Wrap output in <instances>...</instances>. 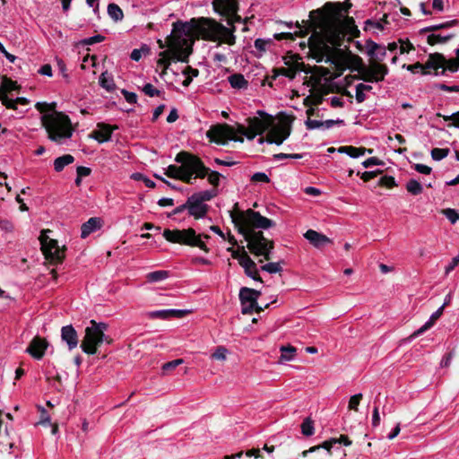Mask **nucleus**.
<instances>
[{"label": "nucleus", "mask_w": 459, "mask_h": 459, "mask_svg": "<svg viewBox=\"0 0 459 459\" xmlns=\"http://www.w3.org/2000/svg\"><path fill=\"white\" fill-rule=\"evenodd\" d=\"M230 217L235 227L238 228V232L247 241L250 252L269 260L273 249V242L266 239L263 232L255 231V229L267 230L275 225L274 221L252 209L245 212H230Z\"/></svg>", "instance_id": "1"}, {"label": "nucleus", "mask_w": 459, "mask_h": 459, "mask_svg": "<svg viewBox=\"0 0 459 459\" xmlns=\"http://www.w3.org/2000/svg\"><path fill=\"white\" fill-rule=\"evenodd\" d=\"M202 35L204 39L219 41L232 46L236 43L235 27L228 28L223 24L209 18H201L198 22L177 21L173 23L172 41L178 48L188 47L195 30Z\"/></svg>", "instance_id": "2"}, {"label": "nucleus", "mask_w": 459, "mask_h": 459, "mask_svg": "<svg viewBox=\"0 0 459 459\" xmlns=\"http://www.w3.org/2000/svg\"><path fill=\"white\" fill-rule=\"evenodd\" d=\"M259 117H254L248 120V127L238 126L236 129L229 125H219L211 128L206 135L211 142L225 145L230 141L243 143V136L253 140L257 134H262L273 124L272 116L263 110H258Z\"/></svg>", "instance_id": "3"}, {"label": "nucleus", "mask_w": 459, "mask_h": 459, "mask_svg": "<svg viewBox=\"0 0 459 459\" xmlns=\"http://www.w3.org/2000/svg\"><path fill=\"white\" fill-rule=\"evenodd\" d=\"M37 109L43 115L42 125L48 134V138L58 144H63L73 135V128L68 116L56 112L49 105L38 102Z\"/></svg>", "instance_id": "4"}, {"label": "nucleus", "mask_w": 459, "mask_h": 459, "mask_svg": "<svg viewBox=\"0 0 459 459\" xmlns=\"http://www.w3.org/2000/svg\"><path fill=\"white\" fill-rule=\"evenodd\" d=\"M175 161L180 166L169 165L165 169V175L186 184H193L195 179L202 178L206 172L202 160L190 152L184 151L178 152Z\"/></svg>", "instance_id": "5"}, {"label": "nucleus", "mask_w": 459, "mask_h": 459, "mask_svg": "<svg viewBox=\"0 0 459 459\" xmlns=\"http://www.w3.org/2000/svg\"><path fill=\"white\" fill-rule=\"evenodd\" d=\"M163 237L166 240L171 243L197 247L206 253L209 252V248L207 247L203 238L208 239L210 238V236L206 234H197L196 231L192 228L173 230H165L163 231Z\"/></svg>", "instance_id": "6"}, {"label": "nucleus", "mask_w": 459, "mask_h": 459, "mask_svg": "<svg viewBox=\"0 0 459 459\" xmlns=\"http://www.w3.org/2000/svg\"><path fill=\"white\" fill-rule=\"evenodd\" d=\"M108 325L105 323H97L91 321V325L85 329V336L82 342L81 348L87 354H95L98 347L104 342L109 343L108 336L105 334Z\"/></svg>", "instance_id": "7"}, {"label": "nucleus", "mask_w": 459, "mask_h": 459, "mask_svg": "<svg viewBox=\"0 0 459 459\" xmlns=\"http://www.w3.org/2000/svg\"><path fill=\"white\" fill-rule=\"evenodd\" d=\"M356 59L359 65L354 68L358 72V74L353 76L355 80H361L369 83L380 82L385 80V77L389 73V69L385 64L371 61L368 65H366L362 63V59L359 56H356Z\"/></svg>", "instance_id": "8"}, {"label": "nucleus", "mask_w": 459, "mask_h": 459, "mask_svg": "<svg viewBox=\"0 0 459 459\" xmlns=\"http://www.w3.org/2000/svg\"><path fill=\"white\" fill-rule=\"evenodd\" d=\"M426 67L434 71L435 76H445L446 73H455L459 70V58L446 59L443 54H429L426 61Z\"/></svg>", "instance_id": "9"}, {"label": "nucleus", "mask_w": 459, "mask_h": 459, "mask_svg": "<svg viewBox=\"0 0 459 459\" xmlns=\"http://www.w3.org/2000/svg\"><path fill=\"white\" fill-rule=\"evenodd\" d=\"M457 21L452 20L446 22L428 26L420 29V34L423 35L429 33L427 36V42L429 45L444 44L454 38V33H445L441 30L449 29L454 25L457 24Z\"/></svg>", "instance_id": "10"}, {"label": "nucleus", "mask_w": 459, "mask_h": 459, "mask_svg": "<svg viewBox=\"0 0 459 459\" xmlns=\"http://www.w3.org/2000/svg\"><path fill=\"white\" fill-rule=\"evenodd\" d=\"M117 129L118 126L116 125L111 126L104 122H100L96 125V128L91 133V137L99 143H103L110 141L113 132Z\"/></svg>", "instance_id": "11"}, {"label": "nucleus", "mask_w": 459, "mask_h": 459, "mask_svg": "<svg viewBox=\"0 0 459 459\" xmlns=\"http://www.w3.org/2000/svg\"><path fill=\"white\" fill-rule=\"evenodd\" d=\"M212 6L217 13L231 18L238 10V0H212Z\"/></svg>", "instance_id": "12"}, {"label": "nucleus", "mask_w": 459, "mask_h": 459, "mask_svg": "<svg viewBox=\"0 0 459 459\" xmlns=\"http://www.w3.org/2000/svg\"><path fill=\"white\" fill-rule=\"evenodd\" d=\"M48 346V342L40 337H34L26 349V352L36 359H41Z\"/></svg>", "instance_id": "13"}, {"label": "nucleus", "mask_w": 459, "mask_h": 459, "mask_svg": "<svg viewBox=\"0 0 459 459\" xmlns=\"http://www.w3.org/2000/svg\"><path fill=\"white\" fill-rule=\"evenodd\" d=\"M290 134V129L285 126L274 128L269 132L266 142L281 145L289 137Z\"/></svg>", "instance_id": "14"}, {"label": "nucleus", "mask_w": 459, "mask_h": 459, "mask_svg": "<svg viewBox=\"0 0 459 459\" xmlns=\"http://www.w3.org/2000/svg\"><path fill=\"white\" fill-rule=\"evenodd\" d=\"M306 239L309 241L316 248H321L326 244L332 242V240L325 235L319 233L314 230H308L304 234Z\"/></svg>", "instance_id": "15"}, {"label": "nucleus", "mask_w": 459, "mask_h": 459, "mask_svg": "<svg viewBox=\"0 0 459 459\" xmlns=\"http://www.w3.org/2000/svg\"><path fill=\"white\" fill-rule=\"evenodd\" d=\"M283 60L287 67L278 68V74L293 80L296 77L297 73L301 69V64L298 61L292 62L290 57H284Z\"/></svg>", "instance_id": "16"}, {"label": "nucleus", "mask_w": 459, "mask_h": 459, "mask_svg": "<svg viewBox=\"0 0 459 459\" xmlns=\"http://www.w3.org/2000/svg\"><path fill=\"white\" fill-rule=\"evenodd\" d=\"M61 337L65 342L68 349L72 351L78 345V336L75 329L70 325L63 326L61 329Z\"/></svg>", "instance_id": "17"}, {"label": "nucleus", "mask_w": 459, "mask_h": 459, "mask_svg": "<svg viewBox=\"0 0 459 459\" xmlns=\"http://www.w3.org/2000/svg\"><path fill=\"white\" fill-rule=\"evenodd\" d=\"M336 444H343L344 446H348L351 445V440L347 436L342 435L340 437H333L326 441H325L321 446H313L309 450L305 451L303 454L306 455L307 453L314 452L320 447L325 448L327 451H330L332 447H333Z\"/></svg>", "instance_id": "18"}, {"label": "nucleus", "mask_w": 459, "mask_h": 459, "mask_svg": "<svg viewBox=\"0 0 459 459\" xmlns=\"http://www.w3.org/2000/svg\"><path fill=\"white\" fill-rule=\"evenodd\" d=\"M188 213L196 219L204 218L207 212V205L195 202L193 195L187 198Z\"/></svg>", "instance_id": "19"}, {"label": "nucleus", "mask_w": 459, "mask_h": 459, "mask_svg": "<svg viewBox=\"0 0 459 459\" xmlns=\"http://www.w3.org/2000/svg\"><path fill=\"white\" fill-rule=\"evenodd\" d=\"M261 292L247 287H242L239 290V300L241 304H258L257 299Z\"/></svg>", "instance_id": "20"}, {"label": "nucleus", "mask_w": 459, "mask_h": 459, "mask_svg": "<svg viewBox=\"0 0 459 459\" xmlns=\"http://www.w3.org/2000/svg\"><path fill=\"white\" fill-rule=\"evenodd\" d=\"M101 227V221L100 218L92 217L84 222L81 227V238H86L90 234L96 231Z\"/></svg>", "instance_id": "21"}, {"label": "nucleus", "mask_w": 459, "mask_h": 459, "mask_svg": "<svg viewBox=\"0 0 459 459\" xmlns=\"http://www.w3.org/2000/svg\"><path fill=\"white\" fill-rule=\"evenodd\" d=\"M184 313L183 310L180 309H160V310H153L148 312V317L152 319H167L170 316H180Z\"/></svg>", "instance_id": "22"}, {"label": "nucleus", "mask_w": 459, "mask_h": 459, "mask_svg": "<svg viewBox=\"0 0 459 459\" xmlns=\"http://www.w3.org/2000/svg\"><path fill=\"white\" fill-rule=\"evenodd\" d=\"M232 257L238 261L239 264L244 268L245 271H247L249 267H255V263L250 258V256L245 251L244 247H242L241 253L233 251Z\"/></svg>", "instance_id": "23"}, {"label": "nucleus", "mask_w": 459, "mask_h": 459, "mask_svg": "<svg viewBox=\"0 0 459 459\" xmlns=\"http://www.w3.org/2000/svg\"><path fill=\"white\" fill-rule=\"evenodd\" d=\"M443 311V307H440L437 308V310L432 313L429 320L414 333V336H420L427 330L430 329L434 325L435 322L441 316Z\"/></svg>", "instance_id": "24"}, {"label": "nucleus", "mask_w": 459, "mask_h": 459, "mask_svg": "<svg viewBox=\"0 0 459 459\" xmlns=\"http://www.w3.org/2000/svg\"><path fill=\"white\" fill-rule=\"evenodd\" d=\"M228 82L233 89L244 90L248 87V82L241 74H233L228 77Z\"/></svg>", "instance_id": "25"}, {"label": "nucleus", "mask_w": 459, "mask_h": 459, "mask_svg": "<svg viewBox=\"0 0 459 459\" xmlns=\"http://www.w3.org/2000/svg\"><path fill=\"white\" fill-rule=\"evenodd\" d=\"M74 161V158L71 154H65L60 156L54 160V169L56 172H61L65 167L72 164Z\"/></svg>", "instance_id": "26"}, {"label": "nucleus", "mask_w": 459, "mask_h": 459, "mask_svg": "<svg viewBox=\"0 0 459 459\" xmlns=\"http://www.w3.org/2000/svg\"><path fill=\"white\" fill-rule=\"evenodd\" d=\"M204 169H205L206 172L204 173V176L201 179L207 177L208 182L212 186H215V187L218 186L220 185L221 178H224V176L218 171L210 169L205 165H204Z\"/></svg>", "instance_id": "27"}, {"label": "nucleus", "mask_w": 459, "mask_h": 459, "mask_svg": "<svg viewBox=\"0 0 459 459\" xmlns=\"http://www.w3.org/2000/svg\"><path fill=\"white\" fill-rule=\"evenodd\" d=\"M193 199L195 200V202L203 203L212 200L213 197L217 195V192L214 190H203L197 193H195L192 195Z\"/></svg>", "instance_id": "28"}, {"label": "nucleus", "mask_w": 459, "mask_h": 459, "mask_svg": "<svg viewBox=\"0 0 459 459\" xmlns=\"http://www.w3.org/2000/svg\"><path fill=\"white\" fill-rule=\"evenodd\" d=\"M318 37V45L319 47L329 48L327 46V43H333V36L324 32V33H317L314 32L312 36L310 37L309 40H312L314 38Z\"/></svg>", "instance_id": "29"}, {"label": "nucleus", "mask_w": 459, "mask_h": 459, "mask_svg": "<svg viewBox=\"0 0 459 459\" xmlns=\"http://www.w3.org/2000/svg\"><path fill=\"white\" fill-rule=\"evenodd\" d=\"M108 14L115 22L122 21L124 17L122 9L114 3H111L108 5Z\"/></svg>", "instance_id": "30"}, {"label": "nucleus", "mask_w": 459, "mask_h": 459, "mask_svg": "<svg viewBox=\"0 0 459 459\" xmlns=\"http://www.w3.org/2000/svg\"><path fill=\"white\" fill-rule=\"evenodd\" d=\"M169 276V272L165 270L151 272L147 274V280L150 282H159L166 280Z\"/></svg>", "instance_id": "31"}, {"label": "nucleus", "mask_w": 459, "mask_h": 459, "mask_svg": "<svg viewBox=\"0 0 459 459\" xmlns=\"http://www.w3.org/2000/svg\"><path fill=\"white\" fill-rule=\"evenodd\" d=\"M281 351V361H290L294 359L295 353H296V348H294L291 345L288 346H281L280 348Z\"/></svg>", "instance_id": "32"}, {"label": "nucleus", "mask_w": 459, "mask_h": 459, "mask_svg": "<svg viewBox=\"0 0 459 459\" xmlns=\"http://www.w3.org/2000/svg\"><path fill=\"white\" fill-rule=\"evenodd\" d=\"M403 69H406L413 74L415 73H421L422 74H430V70L431 69H429L426 67V63L424 65L420 64V62H417L413 65H406L404 64L403 65Z\"/></svg>", "instance_id": "33"}, {"label": "nucleus", "mask_w": 459, "mask_h": 459, "mask_svg": "<svg viewBox=\"0 0 459 459\" xmlns=\"http://www.w3.org/2000/svg\"><path fill=\"white\" fill-rule=\"evenodd\" d=\"M406 189L413 195H420L423 191L421 184L416 179H410L406 184Z\"/></svg>", "instance_id": "34"}, {"label": "nucleus", "mask_w": 459, "mask_h": 459, "mask_svg": "<svg viewBox=\"0 0 459 459\" xmlns=\"http://www.w3.org/2000/svg\"><path fill=\"white\" fill-rule=\"evenodd\" d=\"M314 432L315 428L313 420L310 418H306L301 424V433L306 437H310Z\"/></svg>", "instance_id": "35"}, {"label": "nucleus", "mask_w": 459, "mask_h": 459, "mask_svg": "<svg viewBox=\"0 0 459 459\" xmlns=\"http://www.w3.org/2000/svg\"><path fill=\"white\" fill-rule=\"evenodd\" d=\"M448 148H433L431 150V157L434 160L439 161L449 154Z\"/></svg>", "instance_id": "36"}, {"label": "nucleus", "mask_w": 459, "mask_h": 459, "mask_svg": "<svg viewBox=\"0 0 459 459\" xmlns=\"http://www.w3.org/2000/svg\"><path fill=\"white\" fill-rule=\"evenodd\" d=\"M241 312L244 315H250L253 313L254 310H255L257 313H260L264 307L262 306H259L258 304H241Z\"/></svg>", "instance_id": "37"}, {"label": "nucleus", "mask_w": 459, "mask_h": 459, "mask_svg": "<svg viewBox=\"0 0 459 459\" xmlns=\"http://www.w3.org/2000/svg\"><path fill=\"white\" fill-rule=\"evenodd\" d=\"M142 91L147 95L148 97H156L160 96L161 94V91L158 89H156L152 83L147 82L145 83L143 88Z\"/></svg>", "instance_id": "38"}, {"label": "nucleus", "mask_w": 459, "mask_h": 459, "mask_svg": "<svg viewBox=\"0 0 459 459\" xmlns=\"http://www.w3.org/2000/svg\"><path fill=\"white\" fill-rule=\"evenodd\" d=\"M367 152L368 153H372L373 151L371 149H366L364 147L351 146L349 157L353 158V159L359 158V157L363 156Z\"/></svg>", "instance_id": "39"}, {"label": "nucleus", "mask_w": 459, "mask_h": 459, "mask_svg": "<svg viewBox=\"0 0 459 459\" xmlns=\"http://www.w3.org/2000/svg\"><path fill=\"white\" fill-rule=\"evenodd\" d=\"M365 46H366L367 54L370 57L374 58L375 55L377 53V50H378V48H380L381 45L377 44V42H375L371 39H368L365 43Z\"/></svg>", "instance_id": "40"}, {"label": "nucleus", "mask_w": 459, "mask_h": 459, "mask_svg": "<svg viewBox=\"0 0 459 459\" xmlns=\"http://www.w3.org/2000/svg\"><path fill=\"white\" fill-rule=\"evenodd\" d=\"M261 270L267 272L271 274L277 273L281 271V267L279 263H268L261 266Z\"/></svg>", "instance_id": "41"}, {"label": "nucleus", "mask_w": 459, "mask_h": 459, "mask_svg": "<svg viewBox=\"0 0 459 459\" xmlns=\"http://www.w3.org/2000/svg\"><path fill=\"white\" fill-rule=\"evenodd\" d=\"M184 363L183 359H177L169 362H166L162 365L161 369L163 372L170 371L175 369L178 366Z\"/></svg>", "instance_id": "42"}, {"label": "nucleus", "mask_w": 459, "mask_h": 459, "mask_svg": "<svg viewBox=\"0 0 459 459\" xmlns=\"http://www.w3.org/2000/svg\"><path fill=\"white\" fill-rule=\"evenodd\" d=\"M305 126L307 130H315V129H322L323 130V121H320V120L307 118L305 121Z\"/></svg>", "instance_id": "43"}, {"label": "nucleus", "mask_w": 459, "mask_h": 459, "mask_svg": "<svg viewBox=\"0 0 459 459\" xmlns=\"http://www.w3.org/2000/svg\"><path fill=\"white\" fill-rule=\"evenodd\" d=\"M271 43V39H256L254 46L259 52H265L267 46Z\"/></svg>", "instance_id": "44"}, {"label": "nucleus", "mask_w": 459, "mask_h": 459, "mask_svg": "<svg viewBox=\"0 0 459 459\" xmlns=\"http://www.w3.org/2000/svg\"><path fill=\"white\" fill-rule=\"evenodd\" d=\"M251 181L255 183H269L270 178L264 172H255L252 175Z\"/></svg>", "instance_id": "45"}, {"label": "nucleus", "mask_w": 459, "mask_h": 459, "mask_svg": "<svg viewBox=\"0 0 459 459\" xmlns=\"http://www.w3.org/2000/svg\"><path fill=\"white\" fill-rule=\"evenodd\" d=\"M228 351L222 346H219L212 354V358L217 360H225Z\"/></svg>", "instance_id": "46"}, {"label": "nucleus", "mask_w": 459, "mask_h": 459, "mask_svg": "<svg viewBox=\"0 0 459 459\" xmlns=\"http://www.w3.org/2000/svg\"><path fill=\"white\" fill-rule=\"evenodd\" d=\"M344 120L342 119H328L323 121V130H328L333 127L334 126H343Z\"/></svg>", "instance_id": "47"}, {"label": "nucleus", "mask_w": 459, "mask_h": 459, "mask_svg": "<svg viewBox=\"0 0 459 459\" xmlns=\"http://www.w3.org/2000/svg\"><path fill=\"white\" fill-rule=\"evenodd\" d=\"M362 398V394L359 393L352 395L349 401V409L358 411V406Z\"/></svg>", "instance_id": "48"}, {"label": "nucleus", "mask_w": 459, "mask_h": 459, "mask_svg": "<svg viewBox=\"0 0 459 459\" xmlns=\"http://www.w3.org/2000/svg\"><path fill=\"white\" fill-rule=\"evenodd\" d=\"M379 184L382 185V186H385L386 187H389V188L396 186L394 178L392 177V176H387V175L383 176L380 178Z\"/></svg>", "instance_id": "49"}, {"label": "nucleus", "mask_w": 459, "mask_h": 459, "mask_svg": "<svg viewBox=\"0 0 459 459\" xmlns=\"http://www.w3.org/2000/svg\"><path fill=\"white\" fill-rule=\"evenodd\" d=\"M457 212L455 209L447 208L444 211V215L452 224L457 221Z\"/></svg>", "instance_id": "50"}, {"label": "nucleus", "mask_w": 459, "mask_h": 459, "mask_svg": "<svg viewBox=\"0 0 459 459\" xmlns=\"http://www.w3.org/2000/svg\"><path fill=\"white\" fill-rule=\"evenodd\" d=\"M383 161L377 157H370L362 162L364 168H371L373 166L382 165Z\"/></svg>", "instance_id": "51"}, {"label": "nucleus", "mask_w": 459, "mask_h": 459, "mask_svg": "<svg viewBox=\"0 0 459 459\" xmlns=\"http://www.w3.org/2000/svg\"><path fill=\"white\" fill-rule=\"evenodd\" d=\"M443 117L446 121L452 120L453 123L450 126H454L456 128H459V111L454 112L453 114L449 115V116H443Z\"/></svg>", "instance_id": "52"}, {"label": "nucleus", "mask_w": 459, "mask_h": 459, "mask_svg": "<svg viewBox=\"0 0 459 459\" xmlns=\"http://www.w3.org/2000/svg\"><path fill=\"white\" fill-rule=\"evenodd\" d=\"M413 168L417 172L425 174V175H429L432 171V169L430 167L424 165V164H420V163L414 164Z\"/></svg>", "instance_id": "53"}, {"label": "nucleus", "mask_w": 459, "mask_h": 459, "mask_svg": "<svg viewBox=\"0 0 459 459\" xmlns=\"http://www.w3.org/2000/svg\"><path fill=\"white\" fill-rule=\"evenodd\" d=\"M245 273L248 277L252 278L254 281H262V279H261V277L258 274L256 266L255 267H249V269H247V271H245Z\"/></svg>", "instance_id": "54"}, {"label": "nucleus", "mask_w": 459, "mask_h": 459, "mask_svg": "<svg viewBox=\"0 0 459 459\" xmlns=\"http://www.w3.org/2000/svg\"><path fill=\"white\" fill-rule=\"evenodd\" d=\"M122 93L126 99V100L130 104H134L137 101V95L134 92L127 91L126 90L122 91Z\"/></svg>", "instance_id": "55"}, {"label": "nucleus", "mask_w": 459, "mask_h": 459, "mask_svg": "<svg viewBox=\"0 0 459 459\" xmlns=\"http://www.w3.org/2000/svg\"><path fill=\"white\" fill-rule=\"evenodd\" d=\"M104 36L100 35V34H97V35H94L92 37H90L88 39H84V43L86 45H93L95 43H99V42H101L104 40Z\"/></svg>", "instance_id": "56"}, {"label": "nucleus", "mask_w": 459, "mask_h": 459, "mask_svg": "<svg viewBox=\"0 0 459 459\" xmlns=\"http://www.w3.org/2000/svg\"><path fill=\"white\" fill-rule=\"evenodd\" d=\"M100 83L101 87L107 89L108 91L112 90L114 87V83L112 81L106 80L105 73L101 74V75L100 77Z\"/></svg>", "instance_id": "57"}, {"label": "nucleus", "mask_w": 459, "mask_h": 459, "mask_svg": "<svg viewBox=\"0 0 459 459\" xmlns=\"http://www.w3.org/2000/svg\"><path fill=\"white\" fill-rule=\"evenodd\" d=\"M437 88L446 92H459V85L449 86L445 83H439Z\"/></svg>", "instance_id": "58"}, {"label": "nucleus", "mask_w": 459, "mask_h": 459, "mask_svg": "<svg viewBox=\"0 0 459 459\" xmlns=\"http://www.w3.org/2000/svg\"><path fill=\"white\" fill-rule=\"evenodd\" d=\"M370 28H375V29H377L379 30H384V26L382 25L381 22H374V21H371V20H367L365 22V30H368Z\"/></svg>", "instance_id": "59"}, {"label": "nucleus", "mask_w": 459, "mask_h": 459, "mask_svg": "<svg viewBox=\"0 0 459 459\" xmlns=\"http://www.w3.org/2000/svg\"><path fill=\"white\" fill-rule=\"evenodd\" d=\"M453 357H454L453 351H449V352L446 353L440 361V366L442 368L448 367L451 363Z\"/></svg>", "instance_id": "60"}, {"label": "nucleus", "mask_w": 459, "mask_h": 459, "mask_svg": "<svg viewBox=\"0 0 459 459\" xmlns=\"http://www.w3.org/2000/svg\"><path fill=\"white\" fill-rule=\"evenodd\" d=\"M459 264V254L455 256L452 261L446 266V273L448 274L452 272Z\"/></svg>", "instance_id": "61"}, {"label": "nucleus", "mask_w": 459, "mask_h": 459, "mask_svg": "<svg viewBox=\"0 0 459 459\" xmlns=\"http://www.w3.org/2000/svg\"><path fill=\"white\" fill-rule=\"evenodd\" d=\"M378 173H380L379 170L365 171L361 174L360 178L367 182V181H369L370 179L374 178Z\"/></svg>", "instance_id": "62"}, {"label": "nucleus", "mask_w": 459, "mask_h": 459, "mask_svg": "<svg viewBox=\"0 0 459 459\" xmlns=\"http://www.w3.org/2000/svg\"><path fill=\"white\" fill-rule=\"evenodd\" d=\"M78 178H84L91 174V169L88 167L79 166L76 169Z\"/></svg>", "instance_id": "63"}, {"label": "nucleus", "mask_w": 459, "mask_h": 459, "mask_svg": "<svg viewBox=\"0 0 459 459\" xmlns=\"http://www.w3.org/2000/svg\"><path fill=\"white\" fill-rule=\"evenodd\" d=\"M184 75H189L191 77H197L199 74V71L195 68H193L191 66H186L183 71Z\"/></svg>", "instance_id": "64"}]
</instances>
